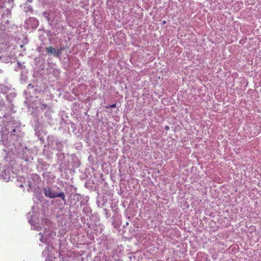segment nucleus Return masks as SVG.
<instances>
[{
  "instance_id": "obj_19",
  "label": "nucleus",
  "mask_w": 261,
  "mask_h": 261,
  "mask_svg": "<svg viewBox=\"0 0 261 261\" xmlns=\"http://www.w3.org/2000/svg\"><path fill=\"white\" fill-rule=\"evenodd\" d=\"M39 107L40 109L43 111L44 110L46 109V108H48V110L49 109V108L47 107V106L46 104L40 103L39 104Z\"/></svg>"
},
{
  "instance_id": "obj_36",
  "label": "nucleus",
  "mask_w": 261,
  "mask_h": 261,
  "mask_svg": "<svg viewBox=\"0 0 261 261\" xmlns=\"http://www.w3.org/2000/svg\"><path fill=\"white\" fill-rule=\"evenodd\" d=\"M2 50H3V49L2 48H1V53L3 52Z\"/></svg>"
},
{
  "instance_id": "obj_23",
  "label": "nucleus",
  "mask_w": 261,
  "mask_h": 261,
  "mask_svg": "<svg viewBox=\"0 0 261 261\" xmlns=\"http://www.w3.org/2000/svg\"><path fill=\"white\" fill-rule=\"evenodd\" d=\"M50 111L49 110H48V111L46 112L45 113V115L46 116V117H47L49 119L50 118Z\"/></svg>"
},
{
  "instance_id": "obj_24",
  "label": "nucleus",
  "mask_w": 261,
  "mask_h": 261,
  "mask_svg": "<svg viewBox=\"0 0 261 261\" xmlns=\"http://www.w3.org/2000/svg\"><path fill=\"white\" fill-rule=\"evenodd\" d=\"M64 49V46H61L60 48L57 49V50H59L60 51V57H61V54H62V51Z\"/></svg>"
},
{
  "instance_id": "obj_34",
  "label": "nucleus",
  "mask_w": 261,
  "mask_h": 261,
  "mask_svg": "<svg viewBox=\"0 0 261 261\" xmlns=\"http://www.w3.org/2000/svg\"><path fill=\"white\" fill-rule=\"evenodd\" d=\"M19 187L22 188L23 187V185L22 184H21V185H20Z\"/></svg>"
},
{
  "instance_id": "obj_12",
  "label": "nucleus",
  "mask_w": 261,
  "mask_h": 261,
  "mask_svg": "<svg viewBox=\"0 0 261 261\" xmlns=\"http://www.w3.org/2000/svg\"><path fill=\"white\" fill-rule=\"evenodd\" d=\"M29 222L31 224L32 228L34 229L40 231L42 229V226L39 223H36V222L34 221L33 218H29Z\"/></svg>"
},
{
  "instance_id": "obj_13",
  "label": "nucleus",
  "mask_w": 261,
  "mask_h": 261,
  "mask_svg": "<svg viewBox=\"0 0 261 261\" xmlns=\"http://www.w3.org/2000/svg\"><path fill=\"white\" fill-rule=\"evenodd\" d=\"M49 252L46 249H45L42 252L43 256H47L45 261H57V258L49 255Z\"/></svg>"
},
{
  "instance_id": "obj_8",
  "label": "nucleus",
  "mask_w": 261,
  "mask_h": 261,
  "mask_svg": "<svg viewBox=\"0 0 261 261\" xmlns=\"http://www.w3.org/2000/svg\"><path fill=\"white\" fill-rule=\"evenodd\" d=\"M49 145L51 146L53 148L56 149L58 151H62L63 148V144L62 142L59 141L56 139H53Z\"/></svg>"
},
{
  "instance_id": "obj_14",
  "label": "nucleus",
  "mask_w": 261,
  "mask_h": 261,
  "mask_svg": "<svg viewBox=\"0 0 261 261\" xmlns=\"http://www.w3.org/2000/svg\"><path fill=\"white\" fill-rule=\"evenodd\" d=\"M22 9L23 11L25 12L27 14L29 13H32L33 11V9L29 4H23V6H21Z\"/></svg>"
},
{
  "instance_id": "obj_5",
  "label": "nucleus",
  "mask_w": 261,
  "mask_h": 261,
  "mask_svg": "<svg viewBox=\"0 0 261 261\" xmlns=\"http://www.w3.org/2000/svg\"><path fill=\"white\" fill-rule=\"evenodd\" d=\"M38 235L40 236V241L41 242L48 244L56 236V232L53 231L52 227L48 226L47 228H44L43 234L40 232Z\"/></svg>"
},
{
  "instance_id": "obj_30",
  "label": "nucleus",
  "mask_w": 261,
  "mask_h": 261,
  "mask_svg": "<svg viewBox=\"0 0 261 261\" xmlns=\"http://www.w3.org/2000/svg\"><path fill=\"white\" fill-rule=\"evenodd\" d=\"M4 109V107L3 106H2L0 108V111H2Z\"/></svg>"
},
{
  "instance_id": "obj_4",
  "label": "nucleus",
  "mask_w": 261,
  "mask_h": 261,
  "mask_svg": "<svg viewBox=\"0 0 261 261\" xmlns=\"http://www.w3.org/2000/svg\"><path fill=\"white\" fill-rule=\"evenodd\" d=\"M42 192L44 196L50 199L57 197L61 198L65 202V195L59 187L56 186H46L42 188Z\"/></svg>"
},
{
  "instance_id": "obj_6",
  "label": "nucleus",
  "mask_w": 261,
  "mask_h": 261,
  "mask_svg": "<svg viewBox=\"0 0 261 261\" xmlns=\"http://www.w3.org/2000/svg\"><path fill=\"white\" fill-rule=\"evenodd\" d=\"M13 173H14L12 172L11 168L8 167V168L4 169L0 173V179L4 180L7 182L10 180H11V178Z\"/></svg>"
},
{
  "instance_id": "obj_1",
  "label": "nucleus",
  "mask_w": 261,
  "mask_h": 261,
  "mask_svg": "<svg viewBox=\"0 0 261 261\" xmlns=\"http://www.w3.org/2000/svg\"><path fill=\"white\" fill-rule=\"evenodd\" d=\"M19 126L20 123L14 119L7 122L5 129L2 128V140L5 146H13L10 148L13 155L30 163L33 160V152L21 144V139L18 138L17 134Z\"/></svg>"
},
{
  "instance_id": "obj_10",
  "label": "nucleus",
  "mask_w": 261,
  "mask_h": 261,
  "mask_svg": "<svg viewBox=\"0 0 261 261\" xmlns=\"http://www.w3.org/2000/svg\"><path fill=\"white\" fill-rule=\"evenodd\" d=\"M45 50L48 54L53 55L54 57L58 58H60V51L57 50V49L54 48L51 46L46 47Z\"/></svg>"
},
{
  "instance_id": "obj_2",
  "label": "nucleus",
  "mask_w": 261,
  "mask_h": 261,
  "mask_svg": "<svg viewBox=\"0 0 261 261\" xmlns=\"http://www.w3.org/2000/svg\"><path fill=\"white\" fill-rule=\"evenodd\" d=\"M14 0H0V15H1V29L5 30L11 18V9L13 7Z\"/></svg>"
},
{
  "instance_id": "obj_27",
  "label": "nucleus",
  "mask_w": 261,
  "mask_h": 261,
  "mask_svg": "<svg viewBox=\"0 0 261 261\" xmlns=\"http://www.w3.org/2000/svg\"><path fill=\"white\" fill-rule=\"evenodd\" d=\"M28 43V42H27V40L26 39V40H25V42H24V44H21V45H20V48H22V47H23V46H24V44H25V43Z\"/></svg>"
},
{
  "instance_id": "obj_18",
  "label": "nucleus",
  "mask_w": 261,
  "mask_h": 261,
  "mask_svg": "<svg viewBox=\"0 0 261 261\" xmlns=\"http://www.w3.org/2000/svg\"><path fill=\"white\" fill-rule=\"evenodd\" d=\"M0 60H2L3 62L9 63L10 62L11 59L9 57L2 55L0 56Z\"/></svg>"
},
{
  "instance_id": "obj_11",
  "label": "nucleus",
  "mask_w": 261,
  "mask_h": 261,
  "mask_svg": "<svg viewBox=\"0 0 261 261\" xmlns=\"http://www.w3.org/2000/svg\"><path fill=\"white\" fill-rule=\"evenodd\" d=\"M10 91H12V88L11 86L5 84H0V92L2 93L6 94Z\"/></svg>"
},
{
  "instance_id": "obj_37",
  "label": "nucleus",
  "mask_w": 261,
  "mask_h": 261,
  "mask_svg": "<svg viewBox=\"0 0 261 261\" xmlns=\"http://www.w3.org/2000/svg\"><path fill=\"white\" fill-rule=\"evenodd\" d=\"M126 225H128V222H126Z\"/></svg>"
},
{
  "instance_id": "obj_17",
  "label": "nucleus",
  "mask_w": 261,
  "mask_h": 261,
  "mask_svg": "<svg viewBox=\"0 0 261 261\" xmlns=\"http://www.w3.org/2000/svg\"><path fill=\"white\" fill-rule=\"evenodd\" d=\"M91 209L89 206L86 205L83 209V212L86 215L89 216L91 213Z\"/></svg>"
},
{
  "instance_id": "obj_32",
  "label": "nucleus",
  "mask_w": 261,
  "mask_h": 261,
  "mask_svg": "<svg viewBox=\"0 0 261 261\" xmlns=\"http://www.w3.org/2000/svg\"><path fill=\"white\" fill-rule=\"evenodd\" d=\"M3 103L2 102V100H0V106L1 107L2 105L3 104Z\"/></svg>"
},
{
  "instance_id": "obj_3",
  "label": "nucleus",
  "mask_w": 261,
  "mask_h": 261,
  "mask_svg": "<svg viewBox=\"0 0 261 261\" xmlns=\"http://www.w3.org/2000/svg\"><path fill=\"white\" fill-rule=\"evenodd\" d=\"M6 114L5 113L3 115V117L0 116V127H1V132L2 133V128L5 129V126L6 123H5L4 118H6ZM1 142L2 144H1V145H4L5 147V148H4L3 150L0 152V165H2L3 163L6 162H9V166H13V163H12V161L10 160L11 158V156L10 158L8 156V154L11 153V148L13 146H8L7 145H5L4 143L1 140Z\"/></svg>"
},
{
  "instance_id": "obj_28",
  "label": "nucleus",
  "mask_w": 261,
  "mask_h": 261,
  "mask_svg": "<svg viewBox=\"0 0 261 261\" xmlns=\"http://www.w3.org/2000/svg\"><path fill=\"white\" fill-rule=\"evenodd\" d=\"M30 217H32V215H31V212L28 213V217L29 218Z\"/></svg>"
},
{
  "instance_id": "obj_33",
  "label": "nucleus",
  "mask_w": 261,
  "mask_h": 261,
  "mask_svg": "<svg viewBox=\"0 0 261 261\" xmlns=\"http://www.w3.org/2000/svg\"><path fill=\"white\" fill-rule=\"evenodd\" d=\"M83 204H84V203H83L82 202H80V205H81V206H83Z\"/></svg>"
},
{
  "instance_id": "obj_26",
  "label": "nucleus",
  "mask_w": 261,
  "mask_h": 261,
  "mask_svg": "<svg viewBox=\"0 0 261 261\" xmlns=\"http://www.w3.org/2000/svg\"><path fill=\"white\" fill-rule=\"evenodd\" d=\"M28 108H29V109H30L31 108H32L33 109H34L35 108L37 109L38 108V107L34 106L33 105L30 103L28 106Z\"/></svg>"
},
{
  "instance_id": "obj_31",
  "label": "nucleus",
  "mask_w": 261,
  "mask_h": 261,
  "mask_svg": "<svg viewBox=\"0 0 261 261\" xmlns=\"http://www.w3.org/2000/svg\"><path fill=\"white\" fill-rule=\"evenodd\" d=\"M165 129H166V130H168V129H169V126H166V127H165Z\"/></svg>"
},
{
  "instance_id": "obj_35",
  "label": "nucleus",
  "mask_w": 261,
  "mask_h": 261,
  "mask_svg": "<svg viewBox=\"0 0 261 261\" xmlns=\"http://www.w3.org/2000/svg\"><path fill=\"white\" fill-rule=\"evenodd\" d=\"M163 23L164 24H165V23H166V21H165V20H164V21H163Z\"/></svg>"
},
{
  "instance_id": "obj_16",
  "label": "nucleus",
  "mask_w": 261,
  "mask_h": 261,
  "mask_svg": "<svg viewBox=\"0 0 261 261\" xmlns=\"http://www.w3.org/2000/svg\"><path fill=\"white\" fill-rule=\"evenodd\" d=\"M43 15L45 18L47 19L50 24H51V23H54V22L55 21L54 19L53 18L52 13H51V12H45L43 13Z\"/></svg>"
},
{
  "instance_id": "obj_22",
  "label": "nucleus",
  "mask_w": 261,
  "mask_h": 261,
  "mask_svg": "<svg viewBox=\"0 0 261 261\" xmlns=\"http://www.w3.org/2000/svg\"><path fill=\"white\" fill-rule=\"evenodd\" d=\"M45 249H46L48 251L51 252L53 249V247L52 246H47Z\"/></svg>"
},
{
  "instance_id": "obj_20",
  "label": "nucleus",
  "mask_w": 261,
  "mask_h": 261,
  "mask_svg": "<svg viewBox=\"0 0 261 261\" xmlns=\"http://www.w3.org/2000/svg\"><path fill=\"white\" fill-rule=\"evenodd\" d=\"M33 89V86H32L31 85V84L28 85V87H27V89L25 91V93L27 94V93H29L30 94L31 93V89Z\"/></svg>"
},
{
  "instance_id": "obj_25",
  "label": "nucleus",
  "mask_w": 261,
  "mask_h": 261,
  "mask_svg": "<svg viewBox=\"0 0 261 261\" xmlns=\"http://www.w3.org/2000/svg\"><path fill=\"white\" fill-rule=\"evenodd\" d=\"M116 107V103H114V104H112L111 105H109V106H107L106 107V108L108 109L109 108H115Z\"/></svg>"
},
{
  "instance_id": "obj_15",
  "label": "nucleus",
  "mask_w": 261,
  "mask_h": 261,
  "mask_svg": "<svg viewBox=\"0 0 261 261\" xmlns=\"http://www.w3.org/2000/svg\"><path fill=\"white\" fill-rule=\"evenodd\" d=\"M16 94L14 91V89H12V91H9L6 96V98L8 101H9V102H11L13 98L15 97Z\"/></svg>"
},
{
  "instance_id": "obj_9",
  "label": "nucleus",
  "mask_w": 261,
  "mask_h": 261,
  "mask_svg": "<svg viewBox=\"0 0 261 261\" xmlns=\"http://www.w3.org/2000/svg\"><path fill=\"white\" fill-rule=\"evenodd\" d=\"M48 165L43 160L40 159L38 160V164L37 165V168L38 171H42L44 170H46Z\"/></svg>"
},
{
  "instance_id": "obj_21",
  "label": "nucleus",
  "mask_w": 261,
  "mask_h": 261,
  "mask_svg": "<svg viewBox=\"0 0 261 261\" xmlns=\"http://www.w3.org/2000/svg\"><path fill=\"white\" fill-rule=\"evenodd\" d=\"M28 186L31 190H33L35 189V184H32L31 182L28 181Z\"/></svg>"
},
{
  "instance_id": "obj_7",
  "label": "nucleus",
  "mask_w": 261,
  "mask_h": 261,
  "mask_svg": "<svg viewBox=\"0 0 261 261\" xmlns=\"http://www.w3.org/2000/svg\"><path fill=\"white\" fill-rule=\"evenodd\" d=\"M25 23L28 27H30L33 29H36L39 25L38 20L34 17H30L26 20Z\"/></svg>"
},
{
  "instance_id": "obj_29",
  "label": "nucleus",
  "mask_w": 261,
  "mask_h": 261,
  "mask_svg": "<svg viewBox=\"0 0 261 261\" xmlns=\"http://www.w3.org/2000/svg\"><path fill=\"white\" fill-rule=\"evenodd\" d=\"M34 177H35V178H36L37 179H39V178H40V177H39L38 175H37V174H36V175L34 176Z\"/></svg>"
}]
</instances>
